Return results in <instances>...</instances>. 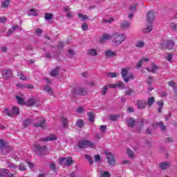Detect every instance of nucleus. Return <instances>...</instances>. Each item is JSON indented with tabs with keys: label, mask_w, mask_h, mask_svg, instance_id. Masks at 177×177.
<instances>
[{
	"label": "nucleus",
	"mask_w": 177,
	"mask_h": 177,
	"mask_svg": "<svg viewBox=\"0 0 177 177\" xmlns=\"http://www.w3.org/2000/svg\"><path fill=\"white\" fill-rule=\"evenodd\" d=\"M136 46L137 48H143L145 46V43L142 41H138L136 44Z\"/></svg>",
	"instance_id": "a19ab883"
},
{
	"label": "nucleus",
	"mask_w": 177,
	"mask_h": 177,
	"mask_svg": "<svg viewBox=\"0 0 177 177\" xmlns=\"http://www.w3.org/2000/svg\"><path fill=\"white\" fill-rule=\"evenodd\" d=\"M35 152L36 154H38V156H44L45 153H46V147H41L39 145H35Z\"/></svg>",
	"instance_id": "423d86ee"
},
{
	"label": "nucleus",
	"mask_w": 177,
	"mask_h": 177,
	"mask_svg": "<svg viewBox=\"0 0 177 177\" xmlns=\"http://www.w3.org/2000/svg\"><path fill=\"white\" fill-rule=\"evenodd\" d=\"M118 115H111L109 118L111 121H117L118 120Z\"/></svg>",
	"instance_id": "f704fd0d"
},
{
	"label": "nucleus",
	"mask_w": 177,
	"mask_h": 177,
	"mask_svg": "<svg viewBox=\"0 0 177 177\" xmlns=\"http://www.w3.org/2000/svg\"><path fill=\"white\" fill-rule=\"evenodd\" d=\"M153 128H157L159 127L162 131H165L167 127L162 124V122H156L153 124Z\"/></svg>",
	"instance_id": "4be33fe9"
},
{
	"label": "nucleus",
	"mask_w": 177,
	"mask_h": 177,
	"mask_svg": "<svg viewBox=\"0 0 177 177\" xmlns=\"http://www.w3.org/2000/svg\"><path fill=\"white\" fill-rule=\"evenodd\" d=\"M88 120L91 122L95 121V114L92 112H88Z\"/></svg>",
	"instance_id": "c85d7f7f"
},
{
	"label": "nucleus",
	"mask_w": 177,
	"mask_h": 177,
	"mask_svg": "<svg viewBox=\"0 0 177 177\" xmlns=\"http://www.w3.org/2000/svg\"><path fill=\"white\" fill-rule=\"evenodd\" d=\"M45 124H46V120H43L39 123H35V127H40L43 129H45Z\"/></svg>",
	"instance_id": "393cba45"
},
{
	"label": "nucleus",
	"mask_w": 177,
	"mask_h": 177,
	"mask_svg": "<svg viewBox=\"0 0 177 177\" xmlns=\"http://www.w3.org/2000/svg\"><path fill=\"white\" fill-rule=\"evenodd\" d=\"M127 154L130 158H133V151L130 150L129 149H127Z\"/></svg>",
	"instance_id": "09e8293b"
},
{
	"label": "nucleus",
	"mask_w": 177,
	"mask_h": 177,
	"mask_svg": "<svg viewBox=\"0 0 177 177\" xmlns=\"http://www.w3.org/2000/svg\"><path fill=\"white\" fill-rule=\"evenodd\" d=\"M85 158H86V160H88V162L92 165L93 164V160L92 159V156L88 155V154H86L84 156Z\"/></svg>",
	"instance_id": "4c0bfd02"
},
{
	"label": "nucleus",
	"mask_w": 177,
	"mask_h": 177,
	"mask_svg": "<svg viewBox=\"0 0 177 177\" xmlns=\"http://www.w3.org/2000/svg\"><path fill=\"white\" fill-rule=\"evenodd\" d=\"M170 28H171L173 31H177V24L175 22L171 23Z\"/></svg>",
	"instance_id": "37998d69"
},
{
	"label": "nucleus",
	"mask_w": 177,
	"mask_h": 177,
	"mask_svg": "<svg viewBox=\"0 0 177 177\" xmlns=\"http://www.w3.org/2000/svg\"><path fill=\"white\" fill-rule=\"evenodd\" d=\"M130 24L127 21H124L120 24V27L122 30H127V28H129Z\"/></svg>",
	"instance_id": "5701e85b"
},
{
	"label": "nucleus",
	"mask_w": 177,
	"mask_h": 177,
	"mask_svg": "<svg viewBox=\"0 0 177 177\" xmlns=\"http://www.w3.org/2000/svg\"><path fill=\"white\" fill-rule=\"evenodd\" d=\"M50 168L53 169V171L56 170V165L55 164V162H52L50 165Z\"/></svg>",
	"instance_id": "864d4df0"
},
{
	"label": "nucleus",
	"mask_w": 177,
	"mask_h": 177,
	"mask_svg": "<svg viewBox=\"0 0 177 177\" xmlns=\"http://www.w3.org/2000/svg\"><path fill=\"white\" fill-rule=\"evenodd\" d=\"M115 88H124V83L122 82H118L116 84H106L102 87V89H115Z\"/></svg>",
	"instance_id": "39448f33"
},
{
	"label": "nucleus",
	"mask_w": 177,
	"mask_h": 177,
	"mask_svg": "<svg viewBox=\"0 0 177 177\" xmlns=\"http://www.w3.org/2000/svg\"><path fill=\"white\" fill-rule=\"evenodd\" d=\"M44 18L46 20H52L53 19V14L46 13L45 14Z\"/></svg>",
	"instance_id": "72a5a7b5"
},
{
	"label": "nucleus",
	"mask_w": 177,
	"mask_h": 177,
	"mask_svg": "<svg viewBox=\"0 0 177 177\" xmlns=\"http://www.w3.org/2000/svg\"><path fill=\"white\" fill-rule=\"evenodd\" d=\"M105 56H106V57H113V56H117V53L111 50H106L105 51Z\"/></svg>",
	"instance_id": "f3484780"
},
{
	"label": "nucleus",
	"mask_w": 177,
	"mask_h": 177,
	"mask_svg": "<svg viewBox=\"0 0 177 177\" xmlns=\"http://www.w3.org/2000/svg\"><path fill=\"white\" fill-rule=\"evenodd\" d=\"M142 63H143L142 62L140 61L137 65H136V69L139 70L140 69V67H142Z\"/></svg>",
	"instance_id": "680f3d73"
},
{
	"label": "nucleus",
	"mask_w": 177,
	"mask_h": 177,
	"mask_svg": "<svg viewBox=\"0 0 177 177\" xmlns=\"http://www.w3.org/2000/svg\"><path fill=\"white\" fill-rule=\"evenodd\" d=\"M75 92H78L80 95H82V96L85 95V91H84L83 90H75Z\"/></svg>",
	"instance_id": "052dcab7"
},
{
	"label": "nucleus",
	"mask_w": 177,
	"mask_h": 177,
	"mask_svg": "<svg viewBox=\"0 0 177 177\" xmlns=\"http://www.w3.org/2000/svg\"><path fill=\"white\" fill-rule=\"evenodd\" d=\"M172 57H173V55L172 54H168L166 57V59L170 63H172Z\"/></svg>",
	"instance_id": "8fccbe9b"
},
{
	"label": "nucleus",
	"mask_w": 177,
	"mask_h": 177,
	"mask_svg": "<svg viewBox=\"0 0 177 177\" xmlns=\"http://www.w3.org/2000/svg\"><path fill=\"white\" fill-rule=\"evenodd\" d=\"M19 78L22 81H26V80H27V77L24 75H23V74L20 75Z\"/></svg>",
	"instance_id": "e2e57ef3"
},
{
	"label": "nucleus",
	"mask_w": 177,
	"mask_h": 177,
	"mask_svg": "<svg viewBox=\"0 0 177 177\" xmlns=\"http://www.w3.org/2000/svg\"><path fill=\"white\" fill-rule=\"evenodd\" d=\"M17 88H19L21 89H32L34 86L32 84H17Z\"/></svg>",
	"instance_id": "ddd939ff"
},
{
	"label": "nucleus",
	"mask_w": 177,
	"mask_h": 177,
	"mask_svg": "<svg viewBox=\"0 0 177 177\" xmlns=\"http://www.w3.org/2000/svg\"><path fill=\"white\" fill-rule=\"evenodd\" d=\"M82 30H83V31H87V30H88V24H83L82 25Z\"/></svg>",
	"instance_id": "5fc2aeb1"
},
{
	"label": "nucleus",
	"mask_w": 177,
	"mask_h": 177,
	"mask_svg": "<svg viewBox=\"0 0 177 177\" xmlns=\"http://www.w3.org/2000/svg\"><path fill=\"white\" fill-rule=\"evenodd\" d=\"M5 113L6 114H7V115H9L10 117H15V115H19L20 111L19 110V107L13 106L12 108L11 112H9L8 109H6Z\"/></svg>",
	"instance_id": "0eeeda50"
},
{
	"label": "nucleus",
	"mask_w": 177,
	"mask_h": 177,
	"mask_svg": "<svg viewBox=\"0 0 177 177\" xmlns=\"http://www.w3.org/2000/svg\"><path fill=\"white\" fill-rule=\"evenodd\" d=\"M1 51L4 53L5 52L8 51V48H6V46H3L1 48Z\"/></svg>",
	"instance_id": "338daca9"
},
{
	"label": "nucleus",
	"mask_w": 177,
	"mask_h": 177,
	"mask_svg": "<svg viewBox=\"0 0 177 177\" xmlns=\"http://www.w3.org/2000/svg\"><path fill=\"white\" fill-rule=\"evenodd\" d=\"M87 55L89 56H97V50L95 48H91L87 50Z\"/></svg>",
	"instance_id": "412c9836"
},
{
	"label": "nucleus",
	"mask_w": 177,
	"mask_h": 177,
	"mask_svg": "<svg viewBox=\"0 0 177 177\" xmlns=\"http://www.w3.org/2000/svg\"><path fill=\"white\" fill-rule=\"evenodd\" d=\"M107 77H110V78H117V73L114 72H108L106 73Z\"/></svg>",
	"instance_id": "7c9ffc66"
},
{
	"label": "nucleus",
	"mask_w": 177,
	"mask_h": 177,
	"mask_svg": "<svg viewBox=\"0 0 177 177\" xmlns=\"http://www.w3.org/2000/svg\"><path fill=\"white\" fill-rule=\"evenodd\" d=\"M85 110L84 109V107L80 106L77 109V113H79L80 114H82V113H84Z\"/></svg>",
	"instance_id": "603ef678"
},
{
	"label": "nucleus",
	"mask_w": 177,
	"mask_h": 177,
	"mask_svg": "<svg viewBox=\"0 0 177 177\" xmlns=\"http://www.w3.org/2000/svg\"><path fill=\"white\" fill-rule=\"evenodd\" d=\"M168 85L169 86H171V88H174V89H177L176 83H175L174 81H169L168 82Z\"/></svg>",
	"instance_id": "c9c22d12"
},
{
	"label": "nucleus",
	"mask_w": 177,
	"mask_h": 177,
	"mask_svg": "<svg viewBox=\"0 0 177 177\" xmlns=\"http://www.w3.org/2000/svg\"><path fill=\"white\" fill-rule=\"evenodd\" d=\"M106 156L108 160V164L109 165H114V164H115V160H114V156H113V153L107 152Z\"/></svg>",
	"instance_id": "9d476101"
},
{
	"label": "nucleus",
	"mask_w": 177,
	"mask_h": 177,
	"mask_svg": "<svg viewBox=\"0 0 177 177\" xmlns=\"http://www.w3.org/2000/svg\"><path fill=\"white\" fill-rule=\"evenodd\" d=\"M25 104H26V106H34V104H35V100L34 97H32L29 99Z\"/></svg>",
	"instance_id": "cd10ccee"
},
{
	"label": "nucleus",
	"mask_w": 177,
	"mask_h": 177,
	"mask_svg": "<svg viewBox=\"0 0 177 177\" xmlns=\"http://www.w3.org/2000/svg\"><path fill=\"white\" fill-rule=\"evenodd\" d=\"M1 75L4 80H8L13 75L12 71L10 69H4L1 72Z\"/></svg>",
	"instance_id": "6e6552de"
},
{
	"label": "nucleus",
	"mask_w": 177,
	"mask_h": 177,
	"mask_svg": "<svg viewBox=\"0 0 177 177\" xmlns=\"http://www.w3.org/2000/svg\"><path fill=\"white\" fill-rule=\"evenodd\" d=\"M111 37H113V35H110L107 33L103 34L102 37L100 39V43L104 44V42L109 41V39H111Z\"/></svg>",
	"instance_id": "f8f14e48"
},
{
	"label": "nucleus",
	"mask_w": 177,
	"mask_h": 177,
	"mask_svg": "<svg viewBox=\"0 0 177 177\" xmlns=\"http://www.w3.org/2000/svg\"><path fill=\"white\" fill-rule=\"evenodd\" d=\"M59 71H60V68L59 66H57L55 69L52 70L50 71L51 77H57V75H59Z\"/></svg>",
	"instance_id": "a211bd4d"
},
{
	"label": "nucleus",
	"mask_w": 177,
	"mask_h": 177,
	"mask_svg": "<svg viewBox=\"0 0 177 177\" xmlns=\"http://www.w3.org/2000/svg\"><path fill=\"white\" fill-rule=\"evenodd\" d=\"M16 99L17 100L18 104H21V105L26 104V102L24 101V99L23 98V97L17 95Z\"/></svg>",
	"instance_id": "a878e982"
},
{
	"label": "nucleus",
	"mask_w": 177,
	"mask_h": 177,
	"mask_svg": "<svg viewBox=\"0 0 177 177\" xmlns=\"http://www.w3.org/2000/svg\"><path fill=\"white\" fill-rule=\"evenodd\" d=\"M19 169L20 171H26L27 169V167H26L24 165V164L21 163L20 165H19Z\"/></svg>",
	"instance_id": "3c124183"
},
{
	"label": "nucleus",
	"mask_w": 177,
	"mask_h": 177,
	"mask_svg": "<svg viewBox=\"0 0 177 177\" xmlns=\"http://www.w3.org/2000/svg\"><path fill=\"white\" fill-rule=\"evenodd\" d=\"M6 147V142H5V141H3V140H0V149L1 150H3Z\"/></svg>",
	"instance_id": "e433bc0d"
},
{
	"label": "nucleus",
	"mask_w": 177,
	"mask_h": 177,
	"mask_svg": "<svg viewBox=\"0 0 177 177\" xmlns=\"http://www.w3.org/2000/svg\"><path fill=\"white\" fill-rule=\"evenodd\" d=\"M76 125L77 127H78L79 128H82V127H84V120L80 119L76 122Z\"/></svg>",
	"instance_id": "2f4dec72"
},
{
	"label": "nucleus",
	"mask_w": 177,
	"mask_h": 177,
	"mask_svg": "<svg viewBox=\"0 0 177 177\" xmlns=\"http://www.w3.org/2000/svg\"><path fill=\"white\" fill-rule=\"evenodd\" d=\"M13 31H15V30H13V29L12 28V29H9L8 30V32H7V35H12V34H13Z\"/></svg>",
	"instance_id": "69168bd1"
},
{
	"label": "nucleus",
	"mask_w": 177,
	"mask_h": 177,
	"mask_svg": "<svg viewBox=\"0 0 177 177\" xmlns=\"http://www.w3.org/2000/svg\"><path fill=\"white\" fill-rule=\"evenodd\" d=\"M158 68H158V66H157L156 65V64L153 63L151 64V67L146 68V70H147V71H149V73H156V71H157V70H158Z\"/></svg>",
	"instance_id": "dca6fc26"
},
{
	"label": "nucleus",
	"mask_w": 177,
	"mask_h": 177,
	"mask_svg": "<svg viewBox=\"0 0 177 177\" xmlns=\"http://www.w3.org/2000/svg\"><path fill=\"white\" fill-rule=\"evenodd\" d=\"M0 23H6V18L0 17Z\"/></svg>",
	"instance_id": "774afa93"
},
{
	"label": "nucleus",
	"mask_w": 177,
	"mask_h": 177,
	"mask_svg": "<svg viewBox=\"0 0 177 177\" xmlns=\"http://www.w3.org/2000/svg\"><path fill=\"white\" fill-rule=\"evenodd\" d=\"M9 0H6L1 3V8H8V5H9Z\"/></svg>",
	"instance_id": "a18cd8bd"
},
{
	"label": "nucleus",
	"mask_w": 177,
	"mask_h": 177,
	"mask_svg": "<svg viewBox=\"0 0 177 177\" xmlns=\"http://www.w3.org/2000/svg\"><path fill=\"white\" fill-rule=\"evenodd\" d=\"M112 44L114 46H118L125 41L127 39V35L125 33L120 34L118 32H113L112 34Z\"/></svg>",
	"instance_id": "f257e3e1"
},
{
	"label": "nucleus",
	"mask_w": 177,
	"mask_h": 177,
	"mask_svg": "<svg viewBox=\"0 0 177 177\" xmlns=\"http://www.w3.org/2000/svg\"><path fill=\"white\" fill-rule=\"evenodd\" d=\"M0 176H13V174H12L8 169H0Z\"/></svg>",
	"instance_id": "9b49d317"
},
{
	"label": "nucleus",
	"mask_w": 177,
	"mask_h": 177,
	"mask_svg": "<svg viewBox=\"0 0 177 177\" xmlns=\"http://www.w3.org/2000/svg\"><path fill=\"white\" fill-rule=\"evenodd\" d=\"M100 130L102 131V132H106V131H107V126L102 125L100 127Z\"/></svg>",
	"instance_id": "13d9d810"
},
{
	"label": "nucleus",
	"mask_w": 177,
	"mask_h": 177,
	"mask_svg": "<svg viewBox=\"0 0 177 177\" xmlns=\"http://www.w3.org/2000/svg\"><path fill=\"white\" fill-rule=\"evenodd\" d=\"M126 95H128L129 96H132V95H133V91L129 89L126 92Z\"/></svg>",
	"instance_id": "bf43d9fd"
},
{
	"label": "nucleus",
	"mask_w": 177,
	"mask_h": 177,
	"mask_svg": "<svg viewBox=\"0 0 177 177\" xmlns=\"http://www.w3.org/2000/svg\"><path fill=\"white\" fill-rule=\"evenodd\" d=\"M37 10H35V9H30L29 10V16H37Z\"/></svg>",
	"instance_id": "ea45409f"
},
{
	"label": "nucleus",
	"mask_w": 177,
	"mask_h": 177,
	"mask_svg": "<svg viewBox=\"0 0 177 177\" xmlns=\"http://www.w3.org/2000/svg\"><path fill=\"white\" fill-rule=\"evenodd\" d=\"M174 46H175V42L172 40H165L161 44V48H162V49H169V50H172V49H174Z\"/></svg>",
	"instance_id": "7ed1b4c3"
},
{
	"label": "nucleus",
	"mask_w": 177,
	"mask_h": 177,
	"mask_svg": "<svg viewBox=\"0 0 177 177\" xmlns=\"http://www.w3.org/2000/svg\"><path fill=\"white\" fill-rule=\"evenodd\" d=\"M3 150H5V151H6V153H9V151H10V150H12L11 147L6 145V147H4V149Z\"/></svg>",
	"instance_id": "6e6d98bb"
},
{
	"label": "nucleus",
	"mask_w": 177,
	"mask_h": 177,
	"mask_svg": "<svg viewBox=\"0 0 177 177\" xmlns=\"http://www.w3.org/2000/svg\"><path fill=\"white\" fill-rule=\"evenodd\" d=\"M94 160H95V162L100 161V156L95 155V157H94Z\"/></svg>",
	"instance_id": "0e129e2a"
},
{
	"label": "nucleus",
	"mask_w": 177,
	"mask_h": 177,
	"mask_svg": "<svg viewBox=\"0 0 177 177\" xmlns=\"http://www.w3.org/2000/svg\"><path fill=\"white\" fill-rule=\"evenodd\" d=\"M56 139H57V138H56V136L50 135V136H47L45 138H41L40 140H41L43 142H50L52 140H56Z\"/></svg>",
	"instance_id": "2eb2a0df"
},
{
	"label": "nucleus",
	"mask_w": 177,
	"mask_h": 177,
	"mask_svg": "<svg viewBox=\"0 0 177 177\" xmlns=\"http://www.w3.org/2000/svg\"><path fill=\"white\" fill-rule=\"evenodd\" d=\"M101 177H110V173L109 171H103L100 174Z\"/></svg>",
	"instance_id": "79ce46f5"
},
{
	"label": "nucleus",
	"mask_w": 177,
	"mask_h": 177,
	"mask_svg": "<svg viewBox=\"0 0 177 177\" xmlns=\"http://www.w3.org/2000/svg\"><path fill=\"white\" fill-rule=\"evenodd\" d=\"M78 147L80 149H95V143L88 140H80L78 142Z\"/></svg>",
	"instance_id": "f03ea898"
},
{
	"label": "nucleus",
	"mask_w": 177,
	"mask_h": 177,
	"mask_svg": "<svg viewBox=\"0 0 177 177\" xmlns=\"http://www.w3.org/2000/svg\"><path fill=\"white\" fill-rule=\"evenodd\" d=\"M62 122L64 128H67V127H68V124H67V119L66 118H62Z\"/></svg>",
	"instance_id": "58836bf2"
},
{
	"label": "nucleus",
	"mask_w": 177,
	"mask_h": 177,
	"mask_svg": "<svg viewBox=\"0 0 177 177\" xmlns=\"http://www.w3.org/2000/svg\"><path fill=\"white\" fill-rule=\"evenodd\" d=\"M59 162L60 165H66L67 167H70L71 164H74V160L71 159V158H64L62 157L59 158Z\"/></svg>",
	"instance_id": "20e7f679"
},
{
	"label": "nucleus",
	"mask_w": 177,
	"mask_h": 177,
	"mask_svg": "<svg viewBox=\"0 0 177 177\" xmlns=\"http://www.w3.org/2000/svg\"><path fill=\"white\" fill-rule=\"evenodd\" d=\"M32 122V120H31V119H27L26 120L24 123V127L26 128V127H28V125H31V123Z\"/></svg>",
	"instance_id": "c756f323"
},
{
	"label": "nucleus",
	"mask_w": 177,
	"mask_h": 177,
	"mask_svg": "<svg viewBox=\"0 0 177 177\" xmlns=\"http://www.w3.org/2000/svg\"><path fill=\"white\" fill-rule=\"evenodd\" d=\"M153 81H154L153 77H148V80H147L148 85H151V84L153 83Z\"/></svg>",
	"instance_id": "4d7b16f0"
},
{
	"label": "nucleus",
	"mask_w": 177,
	"mask_h": 177,
	"mask_svg": "<svg viewBox=\"0 0 177 177\" xmlns=\"http://www.w3.org/2000/svg\"><path fill=\"white\" fill-rule=\"evenodd\" d=\"M130 80H133V74H130L129 77L124 78V82H128Z\"/></svg>",
	"instance_id": "49530a36"
},
{
	"label": "nucleus",
	"mask_w": 177,
	"mask_h": 177,
	"mask_svg": "<svg viewBox=\"0 0 177 177\" xmlns=\"http://www.w3.org/2000/svg\"><path fill=\"white\" fill-rule=\"evenodd\" d=\"M151 30H153V24L149 23L147 28L142 30V32H145V34H148Z\"/></svg>",
	"instance_id": "6ab92c4d"
},
{
	"label": "nucleus",
	"mask_w": 177,
	"mask_h": 177,
	"mask_svg": "<svg viewBox=\"0 0 177 177\" xmlns=\"http://www.w3.org/2000/svg\"><path fill=\"white\" fill-rule=\"evenodd\" d=\"M147 105V102L145 100H137V106L138 109H143Z\"/></svg>",
	"instance_id": "4468645a"
},
{
	"label": "nucleus",
	"mask_w": 177,
	"mask_h": 177,
	"mask_svg": "<svg viewBox=\"0 0 177 177\" xmlns=\"http://www.w3.org/2000/svg\"><path fill=\"white\" fill-rule=\"evenodd\" d=\"M78 17L80 19H82V20H87L88 16L87 15H82V14L79 13L78 14Z\"/></svg>",
	"instance_id": "de8ad7c7"
},
{
	"label": "nucleus",
	"mask_w": 177,
	"mask_h": 177,
	"mask_svg": "<svg viewBox=\"0 0 177 177\" xmlns=\"http://www.w3.org/2000/svg\"><path fill=\"white\" fill-rule=\"evenodd\" d=\"M121 75H122L124 81H125V78L127 77V75H128V69L122 68Z\"/></svg>",
	"instance_id": "bb28decb"
},
{
	"label": "nucleus",
	"mask_w": 177,
	"mask_h": 177,
	"mask_svg": "<svg viewBox=\"0 0 177 177\" xmlns=\"http://www.w3.org/2000/svg\"><path fill=\"white\" fill-rule=\"evenodd\" d=\"M153 103H154V97H151L148 98L147 104L150 107V106H153Z\"/></svg>",
	"instance_id": "473e14b6"
},
{
	"label": "nucleus",
	"mask_w": 177,
	"mask_h": 177,
	"mask_svg": "<svg viewBox=\"0 0 177 177\" xmlns=\"http://www.w3.org/2000/svg\"><path fill=\"white\" fill-rule=\"evenodd\" d=\"M127 122L128 127H129L130 128H132V127L135 125V119L133 118H129L127 119Z\"/></svg>",
	"instance_id": "aec40b11"
},
{
	"label": "nucleus",
	"mask_w": 177,
	"mask_h": 177,
	"mask_svg": "<svg viewBox=\"0 0 177 177\" xmlns=\"http://www.w3.org/2000/svg\"><path fill=\"white\" fill-rule=\"evenodd\" d=\"M129 10L131 11L132 13H135V12H136V4L130 6Z\"/></svg>",
	"instance_id": "c03bdc74"
},
{
	"label": "nucleus",
	"mask_w": 177,
	"mask_h": 177,
	"mask_svg": "<svg viewBox=\"0 0 177 177\" xmlns=\"http://www.w3.org/2000/svg\"><path fill=\"white\" fill-rule=\"evenodd\" d=\"M169 165H170L169 162H163L160 164V167L161 168V169L165 170V169H167V168H169Z\"/></svg>",
	"instance_id": "b1692460"
},
{
	"label": "nucleus",
	"mask_w": 177,
	"mask_h": 177,
	"mask_svg": "<svg viewBox=\"0 0 177 177\" xmlns=\"http://www.w3.org/2000/svg\"><path fill=\"white\" fill-rule=\"evenodd\" d=\"M155 17L156 12L153 10L148 12V13L147 14V21H149V23H151V24H153V21H154Z\"/></svg>",
	"instance_id": "1a4fd4ad"
}]
</instances>
